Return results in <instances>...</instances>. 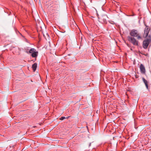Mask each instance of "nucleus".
<instances>
[{
	"label": "nucleus",
	"mask_w": 151,
	"mask_h": 151,
	"mask_svg": "<svg viewBox=\"0 0 151 151\" xmlns=\"http://www.w3.org/2000/svg\"><path fill=\"white\" fill-rule=\"evenodd\" d=\"M151 42V36L149 35L148 37L143 42L142 46L145 49H146Z\"/></svg>",
	"instance_id": "obj_1"
},
{
	"label": "nucleus",
	"mask_w": 151,
	"mask_h": 151,
	"mask_svg": "<svg viewBox=\"0 0 151 151\" xmlns=\"http://www.w3.org/2000/svg\"><path fill=\"white\" fill-rule=\"evenodd\" d=\"M130 35L132 36L137 37L138 39H141V37L137 30L135 29L132 30L130 32Z\"/></svg>",
	"instance_id": "obj_2"
},
{
	"label": "nucleus",
	"mask_w": 151,
	"mask_h": 151,
	"mask_svg": "<svg viewBox=\"0 0 151 151\" xmlns=\"http://www.w3.org/2000/svg\"><path fill=\"white\" fill-rule=\"evenodd\" d=\"M129 41L132 43L134 45L138 46V42L137 40L134 37L130 36L127 37Z\"/></svg>",
	"instance_id": "obj_3"
},
{
	"label": "nucleus",
	"mask_w": 151,
	"mask_h": 151,
	"mask_svg": "<svg viewBox=\"0 0 151 151\" xmlns=\"http://www.w3.org/2000/svg\"><path fill=\"white\" fill-rule=\"evenodd\" d=\"M107 17L106 15H103L98 18L99 21L102 24H106L107 21L106 19Z\"/></svg>",
	"instance_id": "obj_4"
},
{
	"label": "nucleus",
	"mask_w": 151,
	"mask_h": 151,
	"mask_svg": "<svg viewBox=\"0 0 151 151\" xmlns=\"http://www.w3.org/2000/svg\"><path fill=\"white\" fill-rule=\"evenodd\" d=\"M145 26L146 27L144 30V33L143 36L144 38H146L147 37H148V36L149 35H148V34L150 30V28L149 27L147 26Z\"/></svg>",
	"instance_id": "obj_5"
},
{
	"label": "nucleus",
	"mask_w": 151,
	"mask_h": 151,
	"mask_svg": "<svg viewBox=\"0 0 151 151\" xmlns=\"http://www.w3.org/2000/svg\"><path fill=\"white\" fill-rule=\"evenodd\" d=\"M139 68L141 73L144 74L145 73V66L142 64H141L139 66Z\"/></svg>",
	"instance_id": "obj_6"
},
{
	"label": "nucleus",
	"mask_w": 151,
	"mask_h": 151,
	"mask_svg": "<svg viewBox=\"0 0 151 151\" xmlns=\"http://www.w3.org/2000/svg\"><path fill=\"white\" fill-rule=\"evenodd\" d=\"M37 64L36 63H34L32 66V68L34 72H35L36 69Z\"/></svg>",
	"instance_id": "obj_7"
},
{
	"label": "nucleus",
	"mask_w": 151,
	"mask_h": 151,
	"mask_svg": "<svg viewBox=\"0 0 151 151\" xmlns=\"http://www.w3.org/2000/svg\"><path fill=\"white\" fill-rule=\"evenodd\" d=\"M38 54V52L36 51L34 53H32L31 54V55L32 57L36 58Z\"/></svg>",
	"instance_id": "obj_8"
},
{
	"label": "nucleus",
	"mask_w": 151,
	"mask_h": 151,
	"mask_svg": "<svg viewBox=\"0 0 151 151\" xmlns=\"http://www.w3.org/2000/svg\"><path fill=\"white\" fill-rule=\"evenodd\" d=\"M36 51V50L34 48H31L30 49L29 52V53H31L32 54V53H34V52H35Z\"/></svg>",
	"instance_id": "obj_9"
},
{
	"label": "nucleus",
	"mask_w": 151,
	"mask_h": 151,
	"mask_svg": "<svg viewBox=\"0 0 151 151\" xmlns=\"http://www.w3.org/2000/svg\"><path fill=\"white\" fill-rule=\"evenodd\" d=\"M142 80L143 82L145 83V85L146 84H148L147 83L148 82H147V81L143 77L142 78Z\"/></svg>",
	"instance_id": "obj_10"
},
{
	"label": "nucleus",
	"mask_w": 151,
	"mask_h": 151,
	"mask_svg": "<svg viewBox=\"0 0 151 151\" xmlns=\"http://www.w3.org/2000/svg\"><path fill=\"white\" fill-rule=\"evenodd\" d=\"M65 117L63 116V117H62L60 119H61V120H63V119H65Z\"/></svg>",
	"instance_id": "obj_11"
},
{
	"label": "nucleus",
	"mask_w": 151,
	"mask_h": 151,
	"mask_svg": "<svg viewBox=\"0 0 151 151\" xmlns=\"http://www.w3.org/2000/svg\"><path fill=\"white\" fill-rule=\"evenodd\" d=\"M145 86L147 88V89H148V84H146L145 85Z\"/></svg>",
	"instance_id": "obj_12"
},
{
	"label": "nucleus",
	"mask_w": 151,
	"mask_h": 151,
	"mask_svg": "<svg viewBox=\"0 0 151 151\" xmlns=\"http://www.w3.org/2000/svg\"><path fill=\"white\" fill-rule=\"evenodd\" d=\"M69 117L68 116V117H67V118H68Z\"/></svg>",
	"instance_id": "obj_13"
},
{
	"label": "nucleus",
	"mask_w": 151,
	"mask_h": 151,
	"mask_svg": "<svg viewBox=\"0 0 151 151\" xmlns=\"http://www.w3.org/2000/svg\"><path fill=\"white\" fill-rule=\"evenodd\" d=\"M27 53H28V52H27Z\"/></svg>",
	"instance_id": "obj_14"
},
{
	"label": "nucleus",
	"mask_w": 151,
	"mask_h": 151,
	"mask_svg": "<svg viewBox=\"0 0 151 151\" xmlns=\"http://www.w3.org/2000/svg\"><path fill=\"white\" fill-rule=\"evenodd\" d=\"M91 143H90L89 146H90L91 145Z\"/></svg>",
	"instance_id": "obj_15"
}]
</instances>
